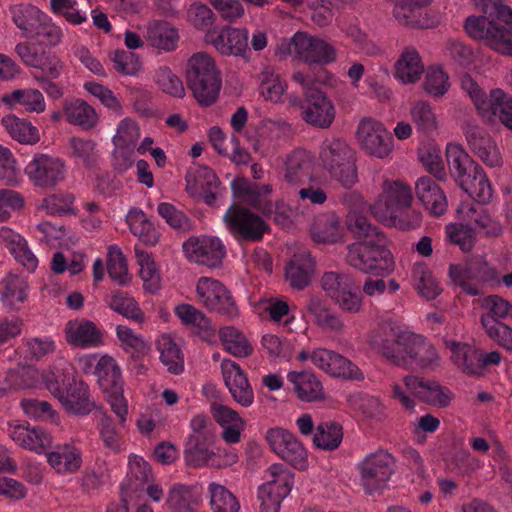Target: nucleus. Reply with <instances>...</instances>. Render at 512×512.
I'll list each match as a JSON object with an SVG mask.
<instances>
[{
	"label": "nucleus",
	"instance_id": "f704fd0d",
	"mask_svg": "<svg viewBox=\"0 0 512 512\" xmlns=\"http://www.w3.org/2000/svg\"><path fill=\"white\" fill-rule=\"evenodd\" d=\"M47 461L58 473H75L81 467L82 452L72 443L57 445L47 453Z\"/></svg>",
	"mask_w": 512,
	"mask_h": 512
},
{
	"label": "nucleus",
	"instance_id": "2f4dec72",
	"mask_svg": "<svg viewBox=\"0 0 512 512\" xmlns=\"http://www.w3.org/2000/svg\"><path fill=\"white\" fill-rule=\"evenodd\" d=\"M0 240L5 244L18 263L24 266L29 272L35 271L38 266V259L29 249L24 237L8 227H1Z\"/></svg>",
	"mask_w": 512,
	"mask_h": 512
},
{
	"label": "nucleus",
	"instance_id": "de8ad7c7",
	"mask_svg": "<svg viewBox=\"0 0 512 512\" xmlns=\"http://www.w3.org/2000/svg\"><path fill=\"white\" fill-rule=\"evenodd\" d=\"M147 37L153 47L172 51L177 47L178 32L166 21H155L147 29Z\"/></svg>",
	"mask_w": 512,
	"mask_h": 512
},
{
	"label": "nucleus",
	"instance_id": "f8f14e48",
	"mask_svg": "<svg viewBox=\"0 0 512 512\" xmlns=\"http://www.w3.org/2000/svg\"><path fill=\"white\" fill-rule=\"evenodd\" d=\"M281 55L294 54L295 58L307 64L326 65L336 59V51L326 41L306 32H296L289 41L279 46Z\"/></svg>",
	"mask_w": 512,
	"mask_h": 512
},
{
	"label": "nucleus",
	"instance_id": "5701e85b",
	"mask_svg": "<svg viewBox=\"0 0 512 512\" xmlns=\"http://www.w3.org/2000/svg\"><path fill=\"white\" fill-rule=\"evenodd\" d=\"M310 358L315 366L333 377L356 381L364 379L363 373L354 363L332 350L315 349Z\"/></svg>",
	"mask_w": 512,
	"mask_h": 512
},
{
	"label": "nucleus",
	"instance_id": "4468645a",
	"mask_svg": "<svg viewBox=\"0 0 512 512\" xmlns=\"http://www.w3.org/2000/svg\"><path fill=\"white\" fill-rule=\"evenodd\" d=\"M225 225L238 243L262 240L268 229L265 221L254 212L240 205H231L223 216Z\"/></svg>",
	"mask_w": 512,
	"mask_h": 512
},
{
	"label": "nucleus",
	"instance_id": "09e8293b",
	"mask_svg": "<svg viewBox=\"0 0 512 512\" xmlns=\"http://www.w3.org/2000/svg\"><path fill=\"white\" fill-rule=\"evenodd\" d=\"M124 425L125 423L120 424L119 420L118 424H116L114 419L106 413H102L97 422L100 439L105 448L113 453H119L122 450L123 441L120 427H124Z\"/></svg>",
	"mask_w": 512,
	"mask_h": 512
},
{
	"label": "nucleus",
	"instance_id": "20e7f679",
	"mask_svg": "<svg viewBox=\"0 0 512 512\" xmlns=\"http://www.w3.org/2000/svg\"><path fill=\"white\" fill-rule=\"evenodd\" d=\"M484 15L470 16L465 21V31L477 40H482L493 50L512 56V10L498 0H487Z\"/></svg>",
	"mask_w": 512,
	"mask_h": 512
},
{
	"label": "nucleus",
	"instance_id": "e433bc0d",
	"mask_svg": "<svg viewBox=\"0 0 512 512\" xmlns=\"http://www.w3.org/2000/svg\"><path fill=\"white\" fill-rule=\"evenodd\" d=\"M446 347L451 352L452 361L465 373L480 375V350L469 343L447 340Z\"/></svg>",
	"mask_w": 512,
	"mask_h": 512
},
{
	"label": "nucleus",
	"instance_id": "a19ab883",
	"mask_svg": "<svg viewBox=\"0 0 512 512\" xmlns=\"http://www.w3.org/2000/svg\"><path fill=\"white\" fill-rule=\"evenodd\" d=\"M290 194L297 197L298 211L302 216L309 215L312 207L321 206L327 201L326 191L312 180L292 188Z\"/></svg>",
	"mask_w": 512,
	"mask_h": 512
},
{
	"label": "nucleus",
	"instance_id": "0e129e2a",
	"mask_svg": "<svg viewBox=\"0 0 512 512\" xmlns=\"http://www.w3.org/2000/svg\"><path fill=\"white\" fill-rule=\"evenodd\" d=\"M174 313L185 326L196 328L199 332H208L211 330L209 318H207L202 311L190 304L182 303L177 305L174 309Z\"/></svg>",
	"mask_w": 512,
	"mask_h": 512
},
{
	"label": "nucleus",
	"instance_id": "58836bf2",
	"mask_svg": "<svg viewBox=\"0 0 512 512\" xmlns=\"http://www.w3.org/2000/svg\"><path fill=\"white\" fill-rule=\"evenodd\" d=\"M2 101L13 109L22 108L28 112L41 113L46 107L43 94L32 88L15 89L5 93L2 96Z\"/></svg>",
	"mask_w": 512,
	"mask_h": 512
},
{
	"label": "nucleus",
	"instance_id": "72a5a7b5",
	"mask_svg": "<svg viewBox=\"0 0 512 512\" xmlns=\"http://www.w3.org/2000/svg\"><path fill=\"white\" fill-rule=\"evenodd\" d=\"M310 234L316 243H336L340 241L343 236V227L339 216L334 212L315 216Z\"/></svg>",
	"mask_w": 512,
	"mask_h": 512
},
{
	"label": "nucleus",
	"instance_id": "b1692460",
	"mask_svg": "<svg viewBox=\"0 0 512 512\" xmlns=\"http://www.w3.org/2000/svg\"><path fill=\"white\" fill-rule=\"evenodd\" d=\"M303 119L318 128H329L336 116L333 102L321 90H308Z\"/></svg>",
	"mask_w": 512,
	"mask_h": 512
},
{
	"label": "nucleus",
	"instance_id": "603ef678",
	"mask_svg": "<svg viewBox=\"0 0 512 512\" xmlns=\"http://www.w3.org/2000/svg\"><path fill=\"white\" fill-rule=\"evenodd\" d=\"M343 439L342 427L333 421L320 423L316 427L313 437L315 446L322 450H335L339 447Z\"/></svg>",
	"mask_w": 512,
	"mask_h": 512
},
{
	"label": "nucleus",
	"instance_id": "393cba45",
	"mask_svg": "<svg viewBox=\"0 0 512 512\" xmlns=\"http://www.w3.org/2000/svg\"><path fill=\"white\" fill-rule=\"evenodd\" d=\"M66 341L77 348H97L104 344V331L93 321L73 319L65 325Z\"/></svg>",
	"mask_w": 512,
	"mask_h": 512
},
{
	"label": "nucleus",
	"instance_id": "3c124183",
	"mask_svg": "<svg viewBox=\"0 0 512 512\" xmlns=\"http://www.w3.org/2000/svg\"><path fill=\"white\" fill-rule=\"evenodd\" d=\"M40 377L43 379L46 388L57 399H59L64 391L68 390L78 381L70 365H66L61 369L55 367L53 370L40 375Z\"/></svg>",
	"mask_w": 512,
	"mask_h": 512
},
{
	"label": "nucleus",
	"instance_id": "dca6fc26",
	"mask_svg": "<svg viewBox=\"0 0 512 512\" xmlns=\"http://www.w3.org/2000/svg\"><path fill=\"white\" fill-rule=\"evenodd\" d=\"M468 93L483 117L498 115L501 123L512 130V97L501 89H492L489 96L479 85L469 82Z\"/></svg>",
	"mask_w": 512,
	"mask_h": 512
},
{
	"label": "nucleus",
	"instance_id": "774afa93",
	"mask_svg": "<svg viewBox=\"0 0 512 512\" xmlns=\"http://www.w3.org/2000/svg\"><path fill=\"white\" fill-rule=\"evenodd\" d=\"M482 327L488 337L508 351H512V328L499 320L481 317Z\"/></svg>",
	"mask_w": 512,
	"mask_h": 512
},
{
	"label": "nucleus",
	"instance_id": "79ce46f5",
	"mask_svg": "<svg viewBox=\"0 0 512 512\" xmlns=\"http://www.w3.org/2000/svg\"><path fill=\"white\" fill-rule=\"evenodd\" d=\"M306 307L313 316L314 322L323 330L338 332L343 328L341 317L333 312L320 297L311 296Z\"/></svg>",
	"mask_w": 512,
	"mask_h": 512
},
{
	"label": "nucleus",
	"instance_id": "5fc2aeb1",
	"mask_svg": "<svg viewBox=\"0 0 512 512\" xmlns=\"http://www.w3.org/2000/svg\"><path fill=\"white\" fill-rule=\"evenodd\" d=\"M207 492L213 512H239L238 500L225 486L212 482Z\"/></svg>",
	"mask_w": 512,
	"mask_h": 512
},
{
	"label": "nucleus",
	"instance_id": "1a4fd4ad",
	"mask_svg": "<svg viewBox=\"0 0 512 512\" xmlns=\"http://www.w3.org/2000/svg\"><path fill=\"white\" fill-rule=\"evenodd\" d=\"M319 159L326 171L344 187H351L357 181L354 153L340 138H326L320 149Z\"/></svg>",
	"mask_w": 512,
	"mask_h": 512
},
{
	"label": "nucleus",
	"instance_id": "f257e3e1",
	"mask_svg": "<svg viewBox=\"0 0 512 512\" xmlns=\"http://www.w3.org/2000/svg\"><path fill=\"white\" fill-rule=\"evenodd\" d=\"M411 188L399 181H385L383 192L372 206H368L362 195L357 191H346L341 197V203L347 207L346 224L353 235H367L372 230L366 213L380 222L400 229L416 228L420 223V214L411 210Z\"/></svg>",
	"mask_w": 512,
	"mask_h": 512
},
{
	"label": "nucleus",
	"instance_id": "37998d69",
	"mask_svg": "<svg viewBox=\"0 0 512 512\" xmlns=\"http://www.w3.org/2000/svg\"><path fill=\"white\" fill-rule=\"evenodd\" d=\"M156 348L162 364L170 373L178 375L183 372L184 356L171 335H160L156 340Z\"/></svg>",
	"mask_w": 512,
	"mask_h": 512
},
{
	"label": "nucleus",
	"instance_id": "39448f33",
	"mask_svg": "<svg viewBox=\"0 0 512 512\" xmlns=\"http://www.w3.org/2000/svg\"><path fill=\"white\" fill-rule=\"evenodd\" d=\"M367 235H354L360 241L347 247V263L366 274L387 276L393 272L395 262L392 253L387 249V239L377 227L372 226Z\"/></svg>",
	"mask_w": 512,
	"mask_h": 512
},
{
	"label": "nucleus",
	"instance_id": "7c9ffc66",
	"mask_svg": "<svg viewBox=\"0 0 512 512\" xmlns=\"http://www.w3.org/2000/svg\"><path fill=\"white\" fill-rule=\"evenodd\" d=\"M212 43L219 53L225 56L247 57L248 49V31L233 27H224L220 30Z\"/></svg>",
	"mask_w": 512,
	"mask_h": 512
},
{
	"label": "nucleus",
	"instance_id": "bb28decb",
	"mask_svg": "<svg viewBox=\"0 0 512 512\" xmlns=\"http://www.w3.org/2000/svg\"><path fill=\"white\" fill-rule=\"evenodd\" d=\"M465 136L470 149L489 167L501 165V156L487 131L478 125L468 124Z\"/></svg>",
	"mask_w": 512,
	"mask_h": 512
},
{
	"label": "nucleus",
	"instance_id": "338daca9",
	"mask_svg": "<svg viewBox=\"0 0 512 512\" xmlns=\"http://www.w3.org/2000/svg\"><path fill=\"white\" fill-rule=\"evenodd\" d=\"M71 156L87 168L96 165L98 153L96 143L90 139L73 137L70 140Z\"/></svg>",
	"mask_w": 512,
	"mask_h": 512
},
{
	"label": "nucleus",
	"instance_id": "ea45409f",
	"mask_svg": "<svg viewBox=\"0 0 512 512\" xmlns=\"http://www.w3.org/2000/svg\"><path fill=\"white\" fill-rule=\"evenodd\" d=\"M424 72L421 57L415 48H405L395 65V77L402 83H414Z\"/></svg>",
	"mask_w": 512,
	"mask_h": 512
},
{
	"label": "nucleus",
	"instance_id": "473e14b6",
	"mask_svg": "<svg viewBox=\"0 0 512 512\" xmlns=\"http://www.w3.org/2000/svg\"><path fill=\"white\" fill-rule=\"evenodd\" d=\"M297 397L305 402H314L324 396L321 381L311 371H291L287 375Z\"/></svg>",
	"mask_w": 512,
	"mask_h": 512
},
{
	"label": "nucleus",
	"instance_id": "8fccbe9b",
	"mask_svg": "<svg viewBox=\"0 0 512 512\" xmlns=\"http://www.w3.org/2000/svg\"><path fill=\"white\" fill-rule=\"evenodd\" d=\"M411 277L415 288L427 300H433L441 293L438 282L425 263H415Z\"/></svg>",
	"mask_w": 512,
	"mask_h": 512
},
{
	"label": "nucleus",
	"instance_id": "6e6d98bb",
	"mask_svg": "<svg viewBox=\"0 0 512 512\" xmlns=\"http://www.w3.org/2000/svg\"><path fill=\"white\" fill-rule=\"evenodd\" d=\"M167 504L175 512H195L198 504L197 494L192 488L177 484L171 487Z\"/></svg>",
	"mask_w": 512,
	"mask_h": 512
},
{
	"label": "nucleus",
	"instance_id": "f3484780",
	"mask_svg": "<svg viewBox=\"0 0 512 512\" xmlns=\"http://www.w3.org/2000/svg\"><path fill=\"white\" fill-rule=\"evenodd\" d=\"M197 298L209 311L234 319L239 310L231 292L217 279L200 277L196 285Z\"/></svg>",
	"mask_w": 512,
	"mask_h": 512
},
{
	"label": "nucleus",
	"instance_id": "bf43d9fd",
	"mask_svg": "<svg viewBox=\"0 0 512 512\" xmlns=\"http://www.w3.org/2000/svg\"><path fill=\"white\" fill-rule=\"evenodd\" d=\"M40 379L39 372L31 366H17L9 369L4 383L9 389H26L36 387Z\"/></svg>",
	"mask_w": 512,
	"mask_h": 512
},
{
	"label": "nucleus",
	"instance_id": "052dcab7",
	"mask_svg": "<svg viewBox=\"0 0 512 512\" xmlns=\"http://www.w3.org/2000/svg\"><path fill=\"white\" fill-rule=\"evenodd\" d=\"M219 336L224 349L236 357H246L252 352L245 336L232 326L222 327Z\"/></svg>",
	"mask_w": 512,
	"mask_h": 512
},
{
	"label": "nucleus",
	"instance_id": "e2e57ef3",
	"mask_svg": "<svg viewBox=\"0 0 512 512\" xmlns=\"http://www.w3.org/2000/svg\"><path fill=\"white\" fill-rule=\"evenodd\" d=\"M109 307L128 319L140 322L143 319L136 301L123 291H113L107 300Z\"/></svg>",
	"mask_w": 512,
	"mask_h": 512
},
{
	"label": "nucleus",
	"instance_id": "c756f323",
	"mask_svg": "<svg viewBox=\"0 0 512 512\" xmlns=\"http://www.w3.org/2000/svg\"><path fill=\"white\" fill-rule=\"evenodd\" d=\"M11 439L26 449L36 453L44 452L52 443V437L40 426L28 424L11 425L8 430Z\"/></svg>",
	"mask_w": 512,
	"mask_h": 512
},
{
	"label": "nucleus",
	"instance_id": "6e6552de",
	"mask_svg": "<svg viewBox=\"0 0 512 512\" xmlns=\"http://www.w3.org/2000/svg\"><path fill=\"white\" fill-rule=\"evenodd\" d=\"M392 396L407 409L415 406L411 396L435 407H446L451 400L449 390L439 383L413 375L404 377L403 384L395 383Z\"/></svg>",
	"mask_w": 512,
	"mask_h": 512
},
{
	"label": "nucleus",
	"instance_id": "0eeeda50",
	"mask_svg": "<svg viewBox=\"0 0 512 512\" xmlns=\"http://www.w3.org/2000/svg\"><path fill=\"white\" fill-rule=\"evenodd\" d=\"M11 18L25 38H42L50 46L61 41V28L37 6L23 3L15 5L11 8Z\"/></svg>",
	"mask_w": 512,
	"mask_h": 512
},
{
	"label": "nucleus",
	"instance_id": "2eb2a0df",
	"mask_svg": "<svg viewBox=\"0 0 512 512\" xmlns=\"http://www.w3.org/2000/svg\"><path fill=\"white\" fill-rule=\"evenodd\" d=\"M267 481L258 489L261 512H279L283 499L294 484V474L282 464H273L266 475Z\"/></svg>",
	"mask_w": 512,
	"mask_h": 512
},
{
	"label": "nucleus",
	"instance_id": "c9c22d12",
	"mask_svg": "<svg viewBox=\"0 0 512 512\" xmlns=\"http://www.w3.org/2000/svg\"><path fill=\"white\" fill-rule=\"evenodd\" d=\"M314 270V260L306 250H301L293 255L285 268L286 279L291 286L303 289L310 283Z\"/></svg>",
	"mask_w": 512,
	"mask_h": 512
},
{
	"label": "nucleus",
	"instance_id": "13d9d810",
	"mask_svg": "<svg viewBox=\"0 0 512 512\" xmlns=\"http://www.w3.org/2000/svg\"><path fill=\"white\" fill-rule=\"evenodd\" d=\"M185 180L190 194H198L204 188L217 187L219 184L217 176L207 166L190 167L187 170Z\"/></svg>",
	"mask_w": 512,
	"mask_h": 512
},
{
	"label": "nucleus",
	"instance_id": "864d4df0",
	"mask_svg": "<svg viewBox=\"0 0 512 512\" xmlns=\"http://www.w3.org/2000/svg\"><path fill=\"white\" fill-rule=\"evenodd\" d=\"M28 284L26 279L18 274L9 273L0 283V294L6 305L13 306L26 298Z\"/></svg>",
	"mask_w": 512,
	"mask_h": 512
},
{
	"label": "nucleus",
	"instance_id": "49530a36",
	"mask_svg": "<svg viewBox=\"0 0 512 512\" xmlns=\"http://www.w3.org/2000/svg\"><path fill=\"white\" fill-rule=\"evenodd\" d=\"M64 113L69 123L78 125L83 129H91L97 123L95 109L81 99L66 101Z\"/></svg>",
	"mask_w": 512,
	"mask_h": 512
},
{
	"label": "nucleus",
	"instance_id": "412c9836",
	"mask_svg": "<svg viewBox=\"0 0 512 512\" xmlns=\"http://www.w3.org/2000/svg\"><path fill=\"white\" fill-rule=\"evenodd\" d=\"M266 440L273 452L293 467L300 470L306 467L307 451L293 433L280 427L271 428Z\"/></svg>",
	"mask_w": 512,
	"mask_h": 512
},
{
	"label": "nucleus",
	"instance_id": "423d86ee",
	"mask_svg": "<svg viewBox=\"0 0 512 512\" xmlns=\"http://www.w3.org/2000/svg\"><path fill=\"white\" fill-rule=\"evenodd\" d=\"M186 83L201 106L213 105L222 87L221 72L213 58L203 52L193 54L187 62Z\"/></svg>",
	"mask_w": 512,
	"mask_h": 512
},
{
	"label": "nucleus",
	"instance_id": "680f3d73",
	"mask_svg": "<svg viewBox=\"0 0 512 512\" xmlns=\"http://www.w3.org/2000/svg\"><path fill=\"white\" fill-rule=\"evenodd\" d=\"M2 123L10 136L20 143L33 144L39 139L37 128L24 119L7 116L3 118Z\"/></svg>",
	"mask_w": 512,
	"mask_h": 512
},
{
	"label": "nucleus",
	"instance_id": "c85d7f7f",
	"mask_svg": "<svg viewBox=\"0 0 512 512\" xmlns=\"http://www.w3.org/2000/svg\"><path fill=\"white\" fill-rule=\"evenodd\" d=\"M284 182L292 189L313 179V162L304 149H295L287 155Z\"/></svg>",
	"mask_w": 512,
	"mask_h": 512
},
{
	"label": "nucleus",
	"instance_id": "4c0bfd02",
	"mask_svg": "<svg viewBox=\"0 0 512 512\" xmlns=\"http://www.w3.org/2000/svg\"><path fill=\"white\" fill-rule=\"evenodd\" d=\"M58 400L68 411L77 415H87L94 407L90 400L89 387L81 380L64 391Z\"/></svg>",
	"mask_w": 512,
	"mask_h": 512
},
{
	"label": "nucleus",
	"instance_id": "9d476101",
	"mask_svg": "<svg viewBox=\"0 0 512 512\" xmlns=\"http://www.w3.org/2000/svg\"><path fill=\"white\" fill-rule=\"evenodd\" d=\"M449 276L470 296L482 294L485 284L499 282L500 279L497 269L481 255L471 257L465 264H451Z\"/></svg>",
	"mask_w": 512,
	"mask_h": 512
},
{
	"label": "nucleus",
	"instance_id": "a18cd8bd",
	"mask_svg": "<svg viewBox=\"0 0 512 512\" xmlns=\"http://www.w3.org/2000/svg\"><path fill=\"white\" fill-rule=\"evenodd\" d=\"M287 83L273 67H265L259 77V92L261 96L272 103L283 101Z\"/></svg>",
	"mask_w": 512,
	"mask_h": 512
},
{
	"label": "nucleus",
	"instance_id": "4be33fe9",
	"mask_svg": "<svg viewBox=\"0 0 512 512\" xmlns=\"http://www.w3.org/2000/svg\"><path fill=\"white\" fill-rule=\"evenodd\" d=\"M187 257L198 264L216 268L226 255L223 242L215 236L190 237L183 244Z\"/></svg>",
	"mask_w": 512,
	"mask_h": 512
},
{
	"label": "nucleus",
	"instance_id": "ddd939ff",
	"mask_svg": "<svg viewBox=\"0 0 512 512\" xmlns=\"http://www.w3.org/2000/svg\"><path fill=\"white\" fill-rule=\"evenodd\" d=\"M321 286L341 310L358 313L362 307L360 284L348 273L325 272L320 280Z\"/></svg>",
	"mask_w": 512,
	"mask_h": 512
},
{
	"label": "nucleus",
	"instance_id": "69168bd1",
	"mask_svg": "<svg viewBox=\"0 0 512 512\" xmlns=\"http://www.w3.org/2000/svg\"><path fill=\"white\" fill-rule=\"evenodd\" d=\"M448 241L458 246L463 252H469L476 241L475 230L465 224L451 223L445 228Z\"/></svg>",
	"mask_w": 512,
	"mask_h": 512
},
{
	"label": "nucleus",
	"instance_id": "cd10ccee",
	"mask_svg": "<svg viewBox=\"0 0 512 512\" xmlns=\"http://www.w3.org/2000/svg\"><path fill=\"white\" fill-rule=\"evenodd\" d=\"M417 199L425 210L432 216L443 215L448 207V201L444 191L430 176L420 177L415 185Z\"/></svg>",
	"mask_w": 512,
	"mask_h": 512
},
{
	"label": "nucleus",
	"instance_id": "a211bd4d",
	"mask_svg": "<svg viewBox=\"0 0 512 512\" xmlns=\"http://www.w3.org/2000/svg\"><path fill=\"white\" fill-rule=\"evenodd\" d=\"M394 457L379 450L365 457L360 464L361 481L365 491L372 495L382 490L394 471Z\"/></svg>",
	"mask_w": 512,
	"mask_h": 512
},
{
	"label": "nucleus",
	"instance_id": "c03bdc74",
	"mask_svg": "<svg viewBox=\"0 0 512 512\" xmlns=\"http://www.w3.org/2000/svg\"><path fill=\"white\" fill-rule=\"evenodd\" d=\"M231 188L235 197L241 198L251 206L261 208L266 197L271 193L269 184L252 183L244 179H236L231 182Z\"/></svg>",
	"mask_w": 512,
	"mask_h": 512
},
{
	"label": "nucleus",
	"instance_id": "a878e982",
	"mask_svg": "<svg viewBox=\"0 0 512 512\" xmlns=\"http://www.w3.org/2000/svg\"><path fill=\"white\" fill-rule=\"evenodd\" d=\"M221 371L226 387L233 399L243 407H249L254 401L253 389L240 366L229 359L221 362Z\"/></svg>",
	"mask_w": 512,
	"mask_h": 512
},
{
	"label": "nucleus",
	"instance_id": "aec40b11",
	"mask_svg": "<svg viewBox=\"0 0 512 512\" xmlns=\"http://www.w3.org/2000/svg\"><path fill=\"white\" fill-rule=\"evenodd\" d=\"M356 136L362 149L372 156L385 158L392 151V134L375 119H362L357 127Z\"/></svg>",
	"mask_w": 512,
	"mask_h": 512
},
{
	"label": "nucleus",
	"instance_id": "4d7b16f0",
	"mask_svg": "<svg viewBox=\"0 0 512 512\" xmlns=\"http://www.w3.org/2000/svg\"><path fill=\"white\" fill-rule=\"evenodd\" d=\"M411 117L417 132L430 136L437 130L436 115L428 102H416L411 108Z\"/></svg>",
	"mask_w": 512,
	"mask_h": 512
},
{
	"label": "nucleus",
	"instance_id": "6ab92c4d",
	"mask_svg": "<svg viewBox=\"0 0 512 512\" xmlns=\"http://www.w3.org/2000/svg\"><path fill=\"white\" fill-rule=\"evenodd\" d=\"M25 174L35 186L52 188L64 180L65 163L58 157L37 153L26 165Z\"/></svg>",
	"mask_w": 512,
	"mask_h": 512
},
{
	"label": "nucleus",
	"instance_id": "9b49d317",
	"mask_svg": "<svg viewBox=\"0 0 512 512\" xmlns=\"http://www.w3.org/2000/svg\"><path fill=\"white\" fill-rule=\"evenodd\" d=\"M93 374L104 393L112 411L119 417L120 424L127 419L128 405L123 395V378L121 369L116 360L108 355H103L97 361Z\"/></svg>",
	"mask_w": 512,
	"mask_h": 512
},
{
	"label": "nucleus",
	"instance_id": "f03ea898",
	"mask_svg": "<svg viewBox=\"0 0 512 512\" xmlns=\"http://www.w3.org/2000/svg\"><path fill=\"white\" fill-rule=\"evenodd\" d=\"M446 158L450 173L457 184L477 202L462 206L463 218L474 223L486 236H499L502 233V226L483 207L491 200L493 189L482 167L459 144L447 145Z\"/></svg>",
	"mask_w": 512,
	"mask_h": 512
},
{
	"label": "nucleus",
	"instance_id": "7ed1b4c3",
	"mask_svg": "<svg viewBox=\"0 0 512 512\" xmlns=\"http://www.w3.org/2000/svg\"><path fill=\"white\" fill-rule=\"evenodd\" d=\"M372 346L389 362L405 369L433 370L440 363L436 348L422 335L383 321L371 336Z\"/></svg>",
	"mask_w": 512,
	"mask_h": 512
}]
</instances>
